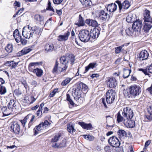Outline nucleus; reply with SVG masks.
Returning a JSON list of instances; mask_svg holds the SVG:
<instances>
[{"instance_id": "nucleus-9", "label": "nucleus", "mask_w": 152, "mask_h": 152, "mask_svg": "<svg viewBox=\"0 0 152 152\" xmlns=\"http://www.w3.org/2000/svg\"><path fill=\"white\" fill-rule=\"evenodd\" d=\"M108 141L110 145L113 147H118L120 145L119 141L115 136H113L110 137L108 140Z\"/></svg>"}, {"instance_id": "nucleus-24", "label": "nucleus", "mask_w": 152, "mask_h": 152, "mask_svg": "<svg viewBox=\"0 0 152 152\" xmlns=\"http://www.w3.org/2000/svg\"><path fill=\"white\" fill-rule=\"evenodd\" d=\"M78 124L80 125L82 128L86 130H91L93 128L92 125L91 123L86 124L83 122H79Z\"/></svg>"}, {"instance_id": "nucleus-51", "label": "nucleus", "mask_w": 152, "mask_h": 152, "mask_svg": "<svg viewBox=\"0 0 152 152\" xmlns=\"http://www.w3.org/2000/svg\"><path fill=\"white\" fill-rule=\"evenodd\" d=\"M74 98L76 101H77L79 103V104H80L82 103L84 100V98L81 96H80V97H77V98L76 97V98Z\"/></svg>"}, {"instance_id": "nucleus-16", "label": "nucleus", "mask_w": 152, "mask_h": 152, "mask_svg": "<svg viewBox=\"0 0 152 152\" xmlns=\"http://www.w3.org/2000/svg\"><path fill=\"white\" fill-rule=\"evenodd\" d=\"M100 34L99 30L96 28H94L91 30L90 32L89 36L93 39L97 38Z\"/></svg>"}, {"instance_id": "nucleus-62", "label": "nucleus", "mask_w": 152, "mask_h": 152, "mask_svg": "<svg viewBox=\"0 0 152 152\" xmlns=\"http://www.w3.org/2000/svg\"><path fill=\"white\" fill-rule=\"evenodd\" d=\"M87 140L90 141L93 140L94 139V137L90 135H88Z\"/></svg>"}, {"instance_id": "nucleus-22", "label": "nucleus", "mask_w": 152, "mask_h": 152, "mask_svg": "<svg viewBox=\"0 0 152 152\" xmlns=\"http://www.w3.org/2000/svg\"><path fill=\"white\" fill-rule=\"evenodd\" d=\"M144 22H152V18L150 16V11L148 10H145L144 12Z\"/></svg>"}, {"instance_id": "nucleus-63", "label": "nucleus", "mask_w": 152, "mask_h": 152, "mask_svg": "<svg viewBox=\"0 0 152 152\" xmlns=\"http://www.w3.org/2000/svg\"><path fill=\"white\" fill-rule=\"evenodd\" d=\"M123 93L126 97H128L129 98L130 96H129V93L126 91L124 90L123 91Z\"/></svg>"}, {"instance_id": "nucleus-30", "label": "nucleus", "mask_w": 152, "mask_h": 152, "mask_svg": "<svg viewBox=\"0 0 152 152\" xmlns=\"http://www.w3.org/2000/svg\"><path fill=\"white\" fill-rule=\"evenodd\" d=\"M45 50L48 52L52 51L54 48V45L51 44H46L44 46Z\"/></svg>"}, {"instance_id": "nucleus-46", "label": "nucleus", "mask_w": 152, "mask_h": 152, "mask_svg": "<svg viewBox=\"0 0 152 152\" xmlns=\"http://www.w3.org/2000/svg\"><path fill=\"white\" fill-rule=\"evenodd\" d=\"M7 92V89L5 86L2 85L0 87V94L3 95Z\"/></svg>"}, {"instance_id": "nucleus-52", "label": "nucleus", "mask_w": 152, "mask_h": 152, "mask_svg": "<svg viewBox=\"0 0 152 152\" xmlns=\"http://www.w3.org/2000/svg\"><path fill=\"white\" fill-rule=\"evenodd\" d=\"M139 71H141L143 72L145 75H148L149 77L151 76V75L147 72V68L146 69H140L138 70Z\"/></svg>"}, {"instance_id": "nucleus-17", "label": "nucleus", "mask_w": 152, "mask_h": 152, "mask_svg": "<svg viewBox=\"0 0 152 152\" xmlns=\"http://www.w3.org/2000/svg\"><path fill=\"white\" fill-rule=\"evenodd\" d=\"M124 124L126 126L130 128H133L135 126V121L131 119L124 120Z\"/></svg>"}, {"instance_id": "nucleus-54", "label": "nucleus", "mask_w": 152, "mask_h": 152, "mask_svg": "<svg viewBox=\"0 0 152 152\" xmlns=\"http://www.w3.org/2000/svg\"><path fill=\"white\" fill-rule=\"evenodd\" d=\"M31 37H32L33 38H35V39L37 38V34H36L35 31H33V30L32 29V28L31 29Z\"/></svg>"}, {"instance_id": "nucleus-49", "label": "nucleus", "mask_w": 152, "mask_h": 152, "mask_svg": "<svg viewBox=\"0 0 152 152\" xmlns=\"http://www.w3.org/2000/svg\"><path fill=\"white\" fill-rule=\"evenodd\" d=\"M124 46V45H123L119 47H116L115 48V53L116 54L119 53L123 47Z\"/></svg>"}, {"instance_id": "nucleus-47", "label": "nucleus", "mask_w": 152, "mask_h": 152, "mask_svg": "<svg viewBox=\"0 0 152 152\" xmlns=\"http://www.w3.org/2000/svg\"><path fill=\"white\" fill-rule=\"evenodd\" d=\"M46 10H49L52 11L53 14L55 12V10L51 6V3L50 1H48V6L46 8Z\"/></svg>"}, {"instance_id": "nucleus-7", "label": "nucleus", "mask_w": 152, "mask_h": 152, "mask_svg": "<svg viewBox=\"0 0 152 152\" xmlns=\"http://www.w3.org/2000/svg\"><path fill=\"white\" fill-rule=\"evenodd\" d=\"M122 115L126 119H131L133 116L132 110L129 107L124 108L122 113Z\"/></svg>"}, {"instance_id": "nucleus-44", "label": "nucleus", "mask_w": 152, "mask_h": 152, "mask_svg": "<svg viewBox=\"0 0 152 152\" xmlns=\"http://www.w3.org/2000/svg\"><path fill=\"white\" fill-rule=\"evenodd\" d=\"M118 135L121 137H126L127 135L126 132L124 130H119L118 132Z\"/></svg>"}, {"instance_id": "nucleus-33", "label": "nucleus", "mask_w": 152, "mask_h": 152, "mask_svg": "<svg viewBox=\"0 0 152 152\" xmlns=\"http://www.w3.org/2000/svg\"><path fill=\"white\" fill-rule=\"evenodd\" d=\"M33 31H35L36 34H37V37H39L41 34L42 29V28L38 27H34L32 28Z\"/></svg>"}, {"instance_id": "nucleus-42", "label": "nucleus", "mask_w": 152, "mask_h": 152, "mask_svg": "<svg viewBox=\"0 0 152 152\" xmlns=\"http://www.w3.org/2000/svg\"><path fill=\"white\" fill-rule=\"evenodd\" d=\"M72 78L67 77L61 83L62 86H65L69 83L72 80Z\"/></svg>"}, {"instance_id": "nucleus-6", "label": "nucleus", "mask_w": 152, "mask_h": 152, "mask_svg": "<svg viewBox=\"0 0 152 152\" xmlns=\"http://www.w3.org/2000/svg\"><path fill=\"white\" fill-rule=\"evenodd\" d=\"M129 91L130 94L133 96H136L140 94L141 91V89L139 86L133 85L130 87Z\"/></svg>"}, {"instance_id": "nucleus-27", "label": "nucleus", "mask_w": 152, "mask_h": 152, "mask_svg": "<svg viewBox=\"0 0 152 152\" xmlns=\"http://www.w3.org/2000/svg\"><path fill=\"white\" fill-rule=\"evenodd\" d=\"M145 24L143 27V30L146 32H148L152 27V22H145Z\"/></svg>"}, {"instance_id": "nucleus-25", "label": "nucleus", "mask_w": 152, "mask_h": 152, "mask_svg": "<svg viewBox=\"0 0 152 152\" xmlns=\"http://www.w3.org/2000/svg\"><path fill=\"white\" fill-rule=\"evenodd\" d=\"M107 11L105 9L100 11L99 14V17L101 20H105L109 16L108 13L107 12Z\"/></svg>"}, {"instance_id": "nucleus-35", "label": "nucleus", "mask_w": 152, "mask_h": 152, "mask_svg": "<svg viewBox=\"0 0 152 152\" xmlns=\"http://www.w3.org/2000/svg\"><path fill=\"white\" fill-rule=\"evenodd\" d=\"M97 64L96 62L91 63L87 66L85 67V72H87L89 69H93L95 68Z\"/></svg>"}, {"instance_id": "nucleus-26", "label": "nucleus", "mask_w": 152, "mask_h": 152, "mask_svg": "<svg viewBox=\"0 0 152 152\" xmlns=\"http://www.w3.org/2000/svg\"><path fill=\"white\" fill-rule=\"evenodd\" d=\"M13 36L16 42L18 43L20 42L21 40V36L18 30L16 29L13 33Z\"/></svg>"}, {"instance_id": "nucleus-50", "label": "nucleus", "mask_w": 152, "mask_h": 152, "mask_svg": "<svg viewBox=\"0 0 152 152\" xmlns=\"http://www.w3.org/2000/svg\"><path fill=\"white\" fill-rule=\"evenodd\" d=\"M15 102V101L13 99H10V102L7 105V107L9 109H11L12 106H13V105L14 104Z\"/></svg>"}, {"instance_id": "nucleus-53", "label": "nucleus", "mask_w": 152, "mask_h": 152, "mask_svg": "<svg viewBox=\"0 0 152 152\" xmlns=\"http://www.w3.org/2000/svg\"><path fill=\"white\" fill-rule=\"evenodd\" d=\"M18 64V63L14 61L10 62V66L12 67V69L15 68Z\"/></svg>"}, {"instance_id": "nucleus-45", "label": "nucleus", "mask_w": 152, "mask_h": 152, "mask_svg": "<svg viewBox=\"0 0 152 152\" xmlns=\"http://www.w3.org/2000/svg\"><path fill=\"white\" fill-rule=\"evenodd\" d=\"M134 31V30L132 26L127 29L126 30V32L128 35H131L133 34Z\"/></svg>"}, {"instance_id": "nucleus-15", "label": "nucleus", "mask_w": 152, "mask_h": 152, "mask_svg": "<svg viewBox=\"0 0 152 152\" xmlns=\"http://www.w3.org/2000/svg\"><path fill=\"white\" fill-rule=\"evenodd\" d=\"M148 56V52L146 50H144L140 52L137 58L139 60L143 61L147 59Z\"/></svg>"}, {"instance_id": "nucleus-37", "label": "nucleus", "mask_w": 152, "mask_h": 152, "mask_svg": "<svg viewBox=\"0 0 152 152\" xmlns=\"http://www.w3.org/2000/svg\"><path fill=\"white\" fill-rule=\"evenodd\" d=\"M67 131L70 133H72L75 131V130L72 124H70L67 125Z\"/></svg>"}, {"instance_id": "nucleus-56", "label": "nucleus", "mask_w": 152, "mask_h": 152, "mask_svg": "<svg viewBox=\"0 0 152 152\" xmlns=\"http://www.w3.org/2000/svg\"><path fill=\"white\" fill-rule=\"evenodd\" d=\"M132 18L131 17V16L128 15L126 18V21L128 23H130L131 22H132L133 20H132Z\"/></svg>"}, {"instance_id": "nucleus-8", "label": "nucleus", "mask_w": 152, "mask_h": 152, "mask_svg": "<svg viewBox=\"0 0 152 152\" xmlns=\"http://www.w3.org/2000/svg\"><path fill=\"white\" fill-rule=\"evenodd\" d=\"M32 28L28 26L27 27H24L23 29L22 35L26 38L29 39L31 37V31Z\"/></svg>"}, {"instance_id": "nucleus-58", "label": "nucleus", "mask_w": 152, "mask_h": 152, "mask_svg": "<svg viewBox=\"0 0 152 152\" xmlns=\"http://www.w3.org/2000/svg\"><path fill=\"white\" fill-rule=\"evenodd\" d=\"M104 150L106 152H111V150L109 146H106L104 148Z\"/></svg>"}, {"instance_id": "nucleus-32", "label": "nucleus", "mask_w": 152, "mask_h": 152, "mask_svg": "<svg viewBox=\"0 0 152 152\" xmlns=\"http://www.w3.org/2000/svg\"><path fill=\"white\" fill-rule=\"evenodd\" d=\"M32 49L30 48L27 47L25 48L21 51L20 52H19L20 55L23 56L25 55L31 51Z\"/></svg>"}, {"instance_id": "nucleus-60", "label": "nucleus", "mask_w": 152, "mask_h": 152, "mask_svg": "<svg viewBox=\"0 0 152 152\" xmlns=\"http://www.w3.org/2000/svg\"><path fill=\"white\" fill-rule=\"evenodd\" d=\"M68 101L69 102V103L70 104V105L69 106V107L70 108H72L73 107H74L75 103H74L72 100H69Z\"/></svg>"}, {"instance_id": "nucleus-29", "label": "nucleus", "mask_w": 152, "mask_h": 152, "mask_svg": "<svg viewBox=\"0 0 152 152\" xmlns=\"http://www.w3.org/2000/svg\"><path fill=\"white\" fill-rule=\"evenodd\" d=\"M2 111L3 115L4 116H7L9 115L11 113L12 109H10L7 108L6 107H3L1 108Z\"/></svg>"}, {"instance_id": "nucleus-5", "label": "nucleus", "mask_w": 152, "mask_h": 152, "mask_svg": "<svg viewBox=\"0 0 152 152\" xmlns=\"http://www.w3.org/2000/svg\"><path fill=\"white\" fill-rule=\"evenodd\" d=\"M90 32L87 30L82 31L79 33V37L80 40L82 42H87L90 39Z\"/></svg>"}, {"instance_id": "nucleus-10", "label": "nucleus", "mask_w": 152, "mask_h": 152, "mask_svg": "<svg viewBox=\"0 0 152 152\" xmlns=\"http://www.w3.org/2000/svg\"><path fill=\"white\" fill-rule=\"evenodd\" d=\"M107 82V86L110 88L115 87L117 85V81L114 77H108Z\"/></svg>"}, {"instance_id": "nucleus-14", "label": "nucleus", "mask_w": 152, "mask_h": 152, "mask_svg": "<svg viewBox=\"0 0 152 152\" xmlns=\"http://www.w3.org/2000/svg\"><path fill=\"white\" fill-rule=\"evenodd\" d=\"M85 22L88 26L93 27H97L99 25L96 20L93 19H87L85 20Z\"/></svg>"}, {"instance_id": "nucleus-1", "label": "nucleus", "mask_w": 152, "mask_h": 152, "mask_svg": "<svg viewBox=\"0 0 152 152\" xmlns=\"http://www.w3.org/2000/svg\"><path fill=\"white\" fill-rule=\"evenodd\" d=\"M75 56L72 54H70L67 57L65 56L60 58L61 64L56 60L52 72L53 73H60L61 72H65L68 67V63L70 62L72 65L75 61Z\"/></svg>"}, {"instance_id": "nucleus-23", "label": "nucleus", "mask_w": 152, "mask_h": 152, "mask_svg": "<svg viewBox=\"0 0 152 152\" xmlns=\"http://www.w3.org/2000/svg\"><path fill=\"white\" fill-rule=\"evenodd\" d=\"M106 11H109L110 12H112L116 10L117 5L115 4L111 3L109 4L107 7H106Z\"/></svg>"}, {"instance_id": "nucleus-43", "label": "nucleus", "mask_w": 152, "mask_h": 152, "mask_svg": "<svg viewBox=\"0 0 152 152\" xmlns=\"http://www.w3.org/2000/svg\"><path fill=\"white\" fill-rule=\"evenodd\" d=\"M131 72L130 69H126L124 71L123 77L124 78H126L128 77Z\"/></svg>"}, {"instance_id": "nucleus-55", "label": "nucleus", "mask_w": 152, "mask_h": 152, "mask_svg": "<svg viewBox=\"0 0 152 152\" xmlns=\"http://www.w3.org/2000/svg\"><path fill=\"white\" fill-rule=\"evenodd\" d=\"M42 115V110H38L37 111V115L38 118H40Z\"/></svg>"}, {"instance_id": "nucleus-59", "label": "nucleus", "mask_w": 152, "mask_h": 152, "mask_svg": "<svg viewBox=\"0 0 152 152\" xmlns=\"http://www.w3.org/2000/svg\"><path fill=\"white\" fill-rule=\"evenodd\" d=\"M63 0H53V2L55 4H60Z\"/></svg>"}, {"instance_id": "nucleus-4", "label": "nucleus", "mask_w": 152, "mask_h": 152, "mask_svg": "<svg viewBox=\"0 0 152 152\" xmlns=\"http://www.w3.org/2000/svg\"><path fill=\"white\" fill-rule=\"evenodd\" d=\"M50 123L48 121L45 120L43 122L40 123L38 126H36L34 129V132L35 135L38 134L37 131H46V129L48 125H50Z\"/></svg>"}, {"instance_id": "nucleus-13", "label": "nucleus", "mask_w": 152, "mask_h": 152, "mask_svg": "<svg viewBox=\"0 0 152 152\" xmlns=\"http://www.w3.org/2000/svg\"><path fill=\"white\" fill-rule=\"evenodd\" d=\"M10 128L16 134H18L20 131V126L16 122H14L12 124Z\"/></svg>"}, {"instance_id": "nucleus-41", "label": "nucleus", "mask_w": 152, "mask_h": 152, "mask_svg": "<svg viewBox=\"0 0 152 152\" xmlns=\"http://www.w3.org/2000/svg\"><path fill=\"white\" fill-rule=\"evenodd\" d=\"M5 49L8 53H11L13 50L12 45L10 44H8L5 48Z\"/></svg>"}, {"instance_id": "nucleus-64", "label": "nucleus", "mask_w": 152, "mask_h": 152, "mask_svg": "<svg viewBox=\"0 0 152 152\" xmlns=\"http://www.w3.org/2000/svg\"><path fill=\"white\" fill-rule=\"evenodd\" d=\"M14 4L15 6H17L18 7H20V3L19 2L15 1Z\"/></svg>"}, {"instance_id": "nucleus-2", "label": "nucleus", "mask_w": 152, "mask_h": 152, "mask_svg": "<svg viewBox=\"0 0 152 152\" xmlns=\"http://www.w3.org/2000/svg\"><path fill=\"white\" fill-rule=\"evenodd\" d=\"M115 97V92L113 90H109L106 93V101L104 98L102 99V103L105 108H107L109 104H112L114 102Z\"/></svg>"}, {"instance_id": "nucleus-18", "label": "nucleus", "mask_w": 152, "mask_h": 152, "mask_svg": "<svg viewBox=\"0 0 152 152\" xmlns=\"http://www.w3.org/2000/svg\"><path fill=\"white\" fill-rule=\"evenodd\" d=\"M42 62H32L30 63L28 65V70L30 72H33L34 70H35V67L40 65H42Z\"/></svg>"}, {"instance_id": "nucleus-11", "label": "nucleus", "mask_w": 152, "mask_h": 152, "mask_svg": "<svg viewBox=\"0 0 152 152\" xmlns=\"http://www.w3.org/2000/svg\"><path fill=\"white\" fill-rule=\"evenodd\" d=\"M115 2L118 4L120 12H121L122 8L124 9H128L130 6V4L128 1H125L122 4H121L120 1H117Z\"/></svg>"}, {"instance_id": "nucleus-39", "label": "nucleus", "mask_w": 152, "mask_h": 152, "mask_svg": "<svg viewBox=\"0 0 152 152\" xmlns=\"http://www.w3.org/2000/svg\"><path fill=\"white\" fill-rule=\"evenodd\" d=\"M34 18L37 21L40 22L43 21L44 20L43 16L38 14H36L34 15Z\"/></svg>"}, {"instance_id": "nucleus-34", "label": "nucleus", "mask_w": 152, "mask_h": 152, "mask_svg": "<svg viewBox=\"0 0 152 152\" xmlns=\"http://www.w3.org/2000/svg\"><path fill=\"white\" fill-rule=\"evenodd\" d=\"M33 72L35 74L37 77H40L42 75L43 71L41 69L36 68L34 70Z\"/></svg>"}, {"instance_id": "nucleus-36", "label": "nucleus", "mask_w": 152, "mask_h": 152, "mask_svg": "<svg viewBox=\"0 0 152 152\" xmlns=\"http://www.w3.org/2000/svg\"><path fill=\"white\" fill-rule=\"evenodd\" d=\"M125 119H126V118H125L123 116H122L120 112H119L117 114V120L118 122L119 123L120 122H122L124 124V120Z\"/></svg>"}, {"instance_id": "nucleus-28", "label": "nucleus", "mask_w": 152, "mask_h": 152, "mask_svg": "<svg viewBox=\"0 0 152 152\" xmlns=\"http://www.w3.org/2000/svg\"><path fill=\"white\" fill-rule=\"evenodd\" d=\"M147 111L149 115H145L146 118L149 121L152 120V105L149 106L147 108Z\"/></svg>"}, {"instance_id": "nucleus-40", "label": "nucleus", "mask_w": 152, "mask_h": 152, "mask_svg": "<svg viewBox=\"0 0 152 152\" xmlns=\"http://www.w3.org/2000/svg\"><path fill=\"white\" fill-rule=\"evenodd\" d=\"M31 116V114H28L24 118L23 120H21L20 121V122L23 127H25L26 124L27 122V120Z\"/></svg>"}, {"instance_id": "nucleus-21", "label": "nucleus", "mask_w": 152, "mask_h": 152, "mask_svg": "<svg viewBox=\"0 0 152 152\" xmlns=\"http://www.w3.org/2000/svg\"><path fill=\"white\" fill-rule=\"evenodd\" d=\"M66 139L64 138L60 143L58 144L57 143H55L54 144H53L52 146L55 148L64 147L66 146Z\"/></svg>"}, {"instance_id": "nucleus-12", "label": "nucleus", "mask_w": 152, "mask_h": 152, "mask_svg": "<svg viewBox=\"0 0 152 152\" xmlns=\"http://www.w3.org/2000/svg\"><path fill=\"white\" fill-rule=\"evenodd\" d=\"M142 25L141 21L140 20H138L134 22L132 26L134 30V31H139L141 30Z\"/></svg>"}, {"instance_id": "nucleus-48", "label": "nucleus", "mask_w": 152, "mask_h": 152, "mask_svg": "<svg viewBox=\"0 0 152 152\" xmlns=\"http://www.w3.org/2000/svg\"><path fill=\"white\" fill-rule=\"evenodd\" d=\"M31 117V119L28 124V128H29L33 124L34 122V120L35 118V116L34 115H31L30 118Z\"/></svg>"}, {"instance_id": "nucleus-19", "label": "nucleus", "mask_w": 152, "mask_h": 152, "mask_svg": "<svg viewBox=\"0 0 152 152\" xmlns=\"http://www.w3.org/2000/svg\"><path fill=\"white\" fill-rule=\"evenodd\" d=\"M64 133L62 131H59L58 133L55 134V136L51 140V142H56L58 141L63 135Z\"/></svg>"}, {"instance_id": "nucleus-20", "label": "nucleus", "mask_w": 152, "mask_h": 152, "mask_svg": "<svg viewBox=\"0 0 152 152\" xmlns=\"http://www.w3.org/2000/svg\"><path fill=\"white\" fill-rule=\"evenodd\" d=\"M70 34V33L67 31L64 35H59L58 37V40L60 42L65 41L68 40Z\"/></svg>"}, {"instance_id": "nucleus-3", "label": "nucleus", "mask_w": 152, "mask_h": 152, "mask_svg": "<svg viewBox=\"0 0 152 152\" xmlns=\"http://www.w3.org/2000/svg\"><path fill=\"white\" fill-rule=\"evenodd\" d=\"M88 89V87L82 83L77 84V87L72 91V94L74 98L80 97L83 94V91H85Z\"/></svg>"}, {"instance_id": "nucleus-38", "label": "nucleus", "mask_w": 152, "mask_h": 152, "mask_svg": "<svg viewBox=\"0 0 152 152\" xmlns=\"http://www.w3.org/2000/svg\"><path fill=\"white\" fill-rule=\"evenodd\" d=\"M82 4L85 7H88L91 5V2L90 0H80Z\"/></svg>"}, {"instance_id": "nucleus-31", "label": "nucleus", "mask_w": 152, "mask_h": 152, "mask_svg": "<svg viewBox=\"0 0 152 152\" xmlns=\"http://www.w3.org/2000/svg\"><path fill=\"white\" fill-rule=\"evenodd\" d=\"M85 22L83 19V18L80 14L79 15V19L78 21L75 23V24L79 26H83L85 25Z\"/></svg>"}, {"instance_id": "nucleus-57", "label": "nucleus", "mask_w": 152, "mask_h": 152, "mask_svg": "<svg viewBox=\"0 0 152 152\" xmlns=\"http://www.w3.org/2000/svg\"><path fill=\"white\" fill-rule=\"evenodd\" d=\"M147 68V72L152 74V64Z\"/></svg>"}, {"instance_id": "nucleus-61", "label": "nucleus", "mask_w": 152, "mask_h": 152, "mask_svg": "<svg viewBox=\"0 0 152 152\" xmlns=\"http://www.w3.org/2000/svg\"><path fill=\"white\" fill-rule=\"evenodd\" d=\"M14 93L15 94L19 95L21 94V91L19 89H16L14 91Z\"/></svg>"}]
</instances>
